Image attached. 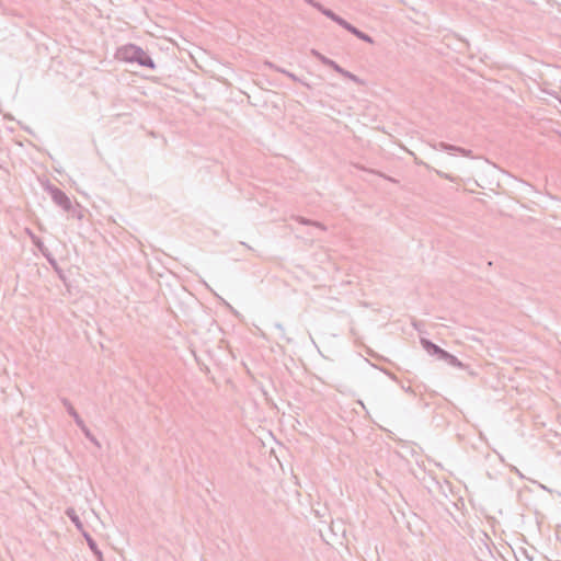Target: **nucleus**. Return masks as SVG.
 Instances as JSON below:
<instances>
[{"instance_id":"nucleus-9","label":"nucleus","mask_w":561,"mask_h":561,"mask_svg":"<svg viewBox=\"0 0 561 561\" xmlns=\"http://www.w3.org/2000/svg\"><path fill=\"white\" fill-rule=\"evenodd\" d=\"M350 33L353 34L354 36H356L358 39H362L368 44H374V38L370 35L364 33L363 31H360L359 28H357L354 25L351 28Z\"/></svg>"},{"instance_id":"nucleus-4","label":"nucleus","mask_w":561,"mask_h":561,"mask_svg":"<svg viewBox=\"0 0 561 561\" xmlns=\"http://www.w3.org/2000/svg\"><path fill=\"white\" fill-rule=\"evenodd\" d=\"M61 403L66 408L68 414L73 419L75 423L78 427H83V420L78 414L71 402L67 398H61Z\"/></svg>"},{"instance_id":"nucleus-19","label":"nucleus","mask_w":561,"mask_h":561,"mask_svg":"<svg viewBox=\"0 0 561 561\" xmlns=\"http://www.w3.org/2000/svg\"><path fill=\"white\" fill-rule=\"evenodd\" d=\"M275 328H276L277 330H279L280 332H284V330H285V329H284V327H283V324H280V323H276V324H275Z\"/></svg>"},{"instance_id":"nucleus-2","label":"nucleus","mask_w":561,"mask_h":561,"mask_svg":"<svg viewBox=\"0 0 561 561\" xmlns=\"http://www.w3.org/2000/svg\"><path fill=\"white\" fill-rule=\"evenodd\" d=\"M47 191L50 194L53 202L65 211H70L72 209L71 201L64 191L54 185H49Z\"/></svg>"},{"instance_id":"nucleus-11","label":"nucleus","mask_w":561,"mask_h":561,"mask_svg":"<svg viewBox=\"0 0 561 561\" xmlns=\"http://www.w3.org/2000/svg\"><path fill=\"white\" fill-rule=\"evenodd\" d=\"M307 1L312 3L313 7L317 8L328 19L332 20V18L334 16L335 12H333L331 9H328L320 3H314V2H312V0H307Z\"/></svg>"},{"instance_id":"nucleus-10","label":"nucleus","mask_w":561,"mask_h":561,"mask_svg":"<svg viewBox=\"0 0 561 561\" xmlns=\"http://www.w3.org/2000/svg\"><path fill=\"white\" fill-rule=\"evenodd\" d=\"M296 220L301 225H310V226H314L323 231L327 230V227L320 221H314V220H311V219H308V218H305L301 216H297Z\"/></svg>"},{"instance_id":"nucleus-14","label":"nucleus","mask_w":561,"mask_h":561,"mask_svg":"<svg viewBox=\"0 0 561 561\" xmlns=\"http://www.w3.org/2000/svg\"><path fill=\"white\" fill-rule=\"evenodd\" d=\"M82 433L84 434V436L92 443L94 444L96 447H101L99 440L96 439V437L91 433V431L87 427L85 424H83V427H79Z\"/></svg>"},{"instance_id":"nucleus-6","label":"nucleus","mask_w":561,"mask_h":561,"mask_svg":"<svg viewBox=\"0 0 561 561\" xmlns=\"http://www.w3.org/2000/svg\"><path fill=\"white\" fill-rule=\"evenodd\" d=\"M66 515L69 517V519L75 524L76 528L83 535V531H87L84 529L83 523L81 522L80 517L76 513L75 508L68 507L66 510Z\"/></svg>"},{"instance_id":"nucleus-5","label":"nucleus","mask_w":561,"mask_h":561,"mask_svg":"<svg viewBox=\"0 0 561 561\" xmlns=\"http://www.w3.org/2000/svg\"><path fill=\"white\" fill-rule=\"evenodd\" d=\"M83 537L90 548V550L93 552V554L96 557L98 561H104L103 553L99 549L96 541L92 538V536L88 531H83Z\"/></svg>"},{"instance_id":"nucleus-23","label":"nucleus","mask_w":561,"mask_h":561,"mask_svg":"<svg viewBox=\"0 0 561 561\" xmlns=\"http://www.w3.org/2000/svg\"><path fill=\"white\" fill-rule=\"evenodd\" d=\"M36 244H37L38 249H41L43 251L42 243H36Z\"/></svg>"},{"instance_id":"nucleus-12","label":"nucleus","mask_w":561,"mask_h":561,"mask_svg":"<svg viewBox=\"0 0 561 561\" xmlns=\"http://www.w3.org/2000/svg\"><path fill=\"white\" fill-rule=\"evenodd\" d=\"M332 21L335 22L336 24H339L341 27H343L347 32H350L351 28L353 27V24H351L350 22H347L345 19H343L342 16L337 15L336 13L332 18Z\"/></svg>"},{"instance_id":"nucleus-17","label":"nucleus","mask_w":561,"mask_h":561,"mask_svg":"<svg viewBox=\"0 0 561 561\" xmlns=\"http://www.w3.org/2000/svg\"><path fill=\"white\" fill-rule=\"evenodd\" d=\"M454 152H458L461 156L467 157V158H473L472 151L470 149H466L462 147L455 146Z\"/></svg>"},{"instance_id":"nucleus-16","label":"nucleus","mask_w":561,"mask_h":561,"mask_svg":"<svg viewBox=\"0 0 561 561\" xmlns=\"http://www.w3.org/2000/svg\"><path fill=\"white\" fill-rule=\"evenodd\" d=\"M324 66L330 67L331 69H333L337 73H341L342 69H343L337 62H335L334 60H332L330 58H329L328 61H324Z\"/></svg>"},{"instance_id":"nucleus-8","label":"nucleus","mask_w":561,"mask_h":561,"mask_svg":"<svg viewBox=\"0 0 561 561\" xmlns=\"http://www.w3.org/2000/svg\"><path fill=\"white\" fill-rule=\"evenodd\" d=\"M440 360L446 362L448 365L457 368H465V365L453 354L447 351L444 352Z\"/></svg>"},{"instance_id":"nucleus-3","label":"nucleus","mask_w":561,"mask_h":561,"mask_svg":"<svg viewBox=\"0 0 561 561\" xmlns=\"http://www.w3.org/2000/svg\"><path fill=\"white\" fill-rule=\"evenodd\" d=\"M421 344L423 348L432 356H436L438 359L442 358L445 350H443L437 344L433 343L431 340L421 339Z\"/></svg>"},{"instance_id":"nucleus-15","label":"nucleus","mask_w":561,"mask_h":561,"mask_svg":"<svg viewBox=\"0 0 561 561\" xmlns=\"http://www.w3.org/2000/svg\"><path fill=\"white\" fill-rule=\"evenodd\" d=\"M340 75L346 79L352 80L353 82H355L357 84H364V81L359 77H357L356 75L352 73L351 71H348L344 68L342 69V72Z\"/></svg>"},{"instance_id":"nucleus-13","label":"nucleus","mask_w":561,"mask_h":561,"mask_svg":"<svg viewBox=\"0 0 561 561\" xmlns=\"http://www.w3.org/2000/svg\"><path fill=\"white\" fill-rule=\"evenodd\" d=\"M433 148L436 150L447 151L449 153H454L455 145H450L444 141H439L433 145Z\"/></svg>"},{"instance_id":"nucleus-22","label":"nucleus","mask_w":561,"mask_h":561,"mask_svg":"<svg viewBox=\"0 0 561 561\" xmlns=\"http://www.w3.org/2000/svg\"><path fill=\"white\" fill-rule=\"evenodd\" d=\"M46 257L48 259L49 263L55 264V260L49 259L48 255H46Z\"/></svg>"},{"instance_id":"nucleus-7","label":"nucleus","mask_w":561,"mask_h":561,"mask_svg":"<svg viewBox=\"0 0 561 561\" xmlns=\"http://www.w3.org/2000/svg\"><path fill=\"white\" fill-rule=\"evenodd\" d=\"M266 65L274 69L275 71L277 72H280V73H284L285 76H287L288 78H290L293 81L295 82H300L302 83L304 85L308 87L309 88V84L304 82L300 78H298L295 73L290 72V71H287L286 69L282 68V67H278L276 65H274L273 62H266Z\"/></svg>"},{"instance_id":"nucleus-20","label":"nucleus","mask_w":561,"mask_h":561,"mask_svg":"<svg viewBox=\"0 0 561 561\" xmlns=\"http://www.w3.org/2000/svg\"><path fill=\"white\" fill-rule=\"evenodd\" d=\"M439 176L451 180V178L448 174H445L443 172H437Z\"/></svg>"},{"instance_id":"nucleus-18","label":"nucleus","mask_w":561,"mask_h":561,"mask_svg":"<svg viewBox=\"0 0 561 561\" xmlns=\"http://www.w3.org/2000/svg\"><path fill=\"white\" fill-rule=\"evenodd\" d=\"M311 54L312 56H314L322 65H324V61H328L329 58L324 55H322L321 53H319L318 50L316 49H311Z\"/></svg>"},{"instance_id":"nucleus-1","label":"nucleus","mask_w":561,"mask_h":561,"mask_svg":"<svg viewBox=\"0 0 561 561\" xmlns=\"http://www.w3.org/2000/svg\"><path fill=\"white\" fill-rule=\"evenodd\" d=\"M115 57L118 60L137 64L138 66L149 68L150 70H154L157 67L151 56L140 46L135 44H126L121 46L116 50Z\"/></svg>"},{"instance_id":"nucleus-21","label":"nucleus","mask_w":561,"mask_h":561,"mask_svg":"<svg viewBox=\"0 0 561 561\" xmlns=\"http://www.w3.org/2000/svg\"><path fill=\"white\" fill-rule=\"evenodd\" d=\"M404 391H405V392H413V390H412V388H411V387L404 388Z\"/></svg>"}]
</instances>
